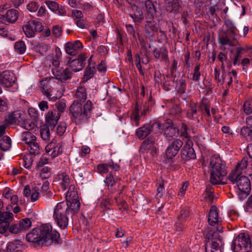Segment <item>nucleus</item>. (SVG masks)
Listing matches in <instances>:
<instances>
[{"label":"nucleus","instance_id":"1","mask_svg":"<svg viewBox=\"0 0 252 252\" xmlns=\"http://www.w3.org/2000/svg\"><path fill=\"white\" fill-rule=\"evenodd\" d=\"M76 100L73 101L69 107V116L72 122L76 125L86 122L92 115L93 103L88 100L82 106V102L85 101L87 98L86 89L84 86L78 87L76 93Z\"/></svg>","mask_w":252,"mask_h":252},{"label":"nucleus","instance_id":"2","mask_svg":"<svg viewBox=\"0 0 252 252\" xmlns=\"http://www.w3.org/2000/svg\"><path fill=\"white\" fill-rule=\"evenodd\" d=\"M26 240L39 247L49 246L53 243H61L60 234L48 224H45L34 228L26 235Z\"/></svg>","mask_w":252,"mask_h":252},{"label":"nucleus","instance_id":"3","mask_svg":"<svg viewBox=\"0 0 252 252\" xmlns=\"http://www.w3.org/2000/svg\"><path fill=\"white\" fill-rule=\"evenodd\" d=\"M211 176L210 181L212 185L220 184L227 173L225 162L220 157L212 156L210 160Z\"/></svg>","mask_w":252,"mask_h":252},{"label":"nucleus","instance_id":"4","mask_svg":"<svg viewBox=\"0 0 252 252\" xmlns=\"http://www.w3.org/2000/svg\"><path fill=\"white\" fill-rule=\"evenodd\" d=\"M76 214L73 213L72 210L68 208L67 203L62 202L57 204L54 211V218L58 225L61 229L66 228L68 224V218Z\"/></svg>","mask_w":252,"mask_h":252},{"label":"nucleus","instance_id":"5","mask_svg":"<svg viewBox=\"0 0 252 252\" xmlns=\"http://www.w3.org/2000/svg\"><path fill=\"white\" fill-rule=\"evenodd\" d=\"M251 247L250 236L248 234L240 233L233 241L231 249L234 252H248Z\"/></svg>","mask_w":252,"mask_h":252},{"label":"nucleus","instance_id":"6","mask_svg":"<svg viewBox=\"0 0 252 252\" xmlns=\"http://www.w3.org/2000/svg\"><path fill=\"white\" fill-rule=\"evenodd\" d=\"M66 200L68 208L72 210L74 214H77L79 211L80 202L79 201L77 189L73 185H71L66 194Z\"/></svg>","mask_w":252,"mask_h":252},{"label":"nucleus","instance_id":"7","mask_svg":"<svg viewBox=\"0 0 252 252\" xmlns=\"http://www.w3.org/2000/svg\"><path fill=\"white\" fill-rule=\"evenodd\" d=\"M163 134L167 140L170 141L174 136L179 134V129L177 125L172 120L168 119L163 126Z\"/></svg>","mask_w":252,"mask_h":252},{"label":"nucleus","instance_id":"8","mask_svg":"<svg viewBox=\"0 0 252 252\" xmlns=\"http://www.w3.org/2000/svg\"><path fill=\"white\" fill-rule=\"evenodd\" d=\"M33 26L35 27V31H42L43 29V26L40 21L35 20H30L23 26V32L27 37H34V32L32 30Z\"/></svg>","mask_w":252,"mask_h":252},{"label":"nucleus","instance_id":"9","mask_svg":"<svg viewBox=\"0 0 252 252\" xmlns=\"http://www.w3.org/2000/svg\"><path fill=\"white\" fill-rule=\"evenodd\" d=\"M183 142L179 139H175L169 145L165 151V155L168 159H172L178 153L183 146Z\"/></svg>","mask_w":252,"mask_h":252},{"label":"nucleus","instance_id":"10","mask_svg":"<svg viewBox=\"0 0 252 252\" xmlns=\"http://www.w3.org/2000/svg\"><path fill=\"white\" fill-rule=\"evenodd\" d=\"M87 58V57L85 54H81L77 59L71 60V58H69L67 64L69 65L74 72L80 71L85 65V62Z\"/></svg>","mask_w":252,"mask_h":252},{"label":"nucleus","instance_id":"11","mask_svg":"<svg viewBox=\"0 0 252 252\" xmlns=\"http://www.w3.org/2000/svg\"><path fill=\"white\" fill-rule=\"evenodd\" d=\"M45 150L46 153L54 158L62 154L63 152V143H56L53 140L46 146Z\"/></svg>","mask_w":252,"mask_h":252},{"label":"nucleus","instance_id":"12","mask_svg":"<svg viewBox=\"0 0 252 252\" xmlns=\"http://www.w3.org/2000/svg\"><path fill=\"white\" fill-rule=\"evenodd\" d=\"M16 80V77L13 72L5 70L0 74V84L5 87H11Z\"/></svg>","mask_w":252,"mask_h":252},{"label":"nucleus","instance_id":"13","mask_svg":"<svg viewBox=\"0 0 252 252\" xmlns=\"http://www.w3.org/2000/svg\"><path fill=\"white\" fill-rule=\"evenodd\" d=\"M83 47L82 44L79 40L67 42L64 45L66 53L72 56L77 54Z\"/></svg>","mask_w":252,"mask_h":252},{"label":"nucleus","instance_id":"14","mask_svg":"<svg viewBox=\"0 0 252 252\" xmlns=\"http://www.w3.org/2000/svg\"><path fill=\"white\" fill-rule=\"evenodd\" d=\"M60 118V114L56 109H54L49 111L45 115L47 126H50L52 129L57 125Z\"/></svg>","mask_w":252,"mask_h":252},{"label":"nucleus","instance_id":"15","mask_svg":"<svg viewBox=\"0 0 252 252\" xmlns=\"http://www.w3.org/2000/svg\"><path fill=\"white\" fill-rule=\"evenodd\" d=\"M189 217V211L188 210H182L180 215L178 217L177 221L174 224L175 230L181 232L186 228V222Z\"/></svg>","mask_w":252,"mask_h":252},{"label":"nucleus","instance_id":"16","mask_svg":"<svg viewBox=\"0 0 252 252\" xmlns=\"http://www.w3.org/2000/svg\"><path fill=\"white\" fill-rule=\"evenodd\" d=\"M235 36L232 35L231 38L228 37L227 32L221 31L218 34V42L222 46L228 45L230 47L236 46Z\"/></svg>","mask_w":252,"mask_h":252},{"label":"nucleus","instance_id":"17","mask_svg":"<svg viewBox=\"0 0 252 252\" xmlns=\"http://www.w3.org/2000/svg\"><path fill=\"white\" fill-rule=\"evenodd\" d=\"M208 221L212 226L219 225L221 224L222 219L219 216L217 208L215 206H211L208 214Z\"/></svg>","mask_w":252,"mask_h":252},{"label":"nucleus","instance_id":"18","mask_svg":"<svg viewBox=\"0 0 252 252\" xmlns=\"http://www.w3.org/2000/svg\"><path fill=\"white\" fill-rule=\"evenodd\" d=\"M181 158L183 162L196 158V154L193 148L189 145L184 146L181 151Z\"/></svg>","mask_w":252,"mask_h":252},{"label":"nucleus","instance_id":"19","mask_svg":"<svg viewBox=\"0 0 252 252\" xmlns=\"http://www.w3.org/2000/svg\"><path fill=\"white\" fill-rule=\"evenodd\" d=\"M237 186L241 192L248 195L251 191V182L250 179L245 176H240L237 181Z\"/></svg>","mask_w":252,"mask_h":252},{"label":"nucleus","instance_id":"20","mask_svg":"<svg viewBox=\"0 0 252 252\" xmlns=\"http://www.w3.org/2000/svg\"><path fill=\"white\" fill-rule=\"evenodd\" d=\"M144 29L146 36L150 39H152L155 34L158 31V27L153 20L146 19Z\"/></svg>","mask_w":252,"mask_h":252},{"label":"nucleus","instance_id":"21","mask_svg":"<svg viewBox=\"0 0 252 252\" xmlns=\"http://www.w3.org/2000/svg\"><path fill=\"white\" fill-rule=\"evenodd\" d=\"M72 71L70 67H67L63 70H57L54 74L56 79L62 82H64L72 78Z\"/></svg>","mask_w":252,"mask_h":252},{"label":"nucleus","instance_id":"22","mask_svg":"<svg viewBox=\"0 0 252 252\" xmlns=\"http://www.w3.org/2000/svg\"><path fill=\"white\" fill-rule=\"evenodd\" d=\"M198 109H199L197 103L194 102L190 103L187 112V117L190 120H192L199 123L200 121L199 114V111H198Z\"/></svg>","mask_w":252,"mask_h":252},{"label":"nucleus","instance_id":"23","mask_svg":"<svg viewBox=\"0 0 252 252\" xmlns=\"http://www.w3.org/2000/svg\"><path fill=\"white\" fill-rule=\"evenodd\" d=\"M165 7L167 12L176 14L180 12L179 0H164Z\"/></svg>","mask_w":252,"mask_h":252},{"label":"nucleus","instance_id":"24","mask_svg":"<svg viewBox=\"0 0 252 252\" xmlns=\"http://www.w3.org/2000/svg\"><path fill=\"white\" fill-rule=\"evenodd\" d=\"M153 55L157 60L167 62L168 60V51L164 47L156 48L153 50Z\"/></svg>","mask_w":252,"mask_h":252},{"label":"nucleus","instance_id":"25","mask_svg":"<svg viewBox=\"0 0 252 252\" xmlns=\"http://www.w3.org/2000/svg\"><path fill=\"white\" fill-rule=\"evenodd\" d=\"M206 252H221V242L220 239H212L211 243L205 245Z\"/></svg>","mask_w":252,"mask_h":252},{"label":"nucleus","instance_id":"26","mask_svg":"<svg viewBox=\"0 0 252 252\" xmlns=\"http://www.w3.org/2000/svg\"><path fill=\"white\" fill-rule=\"evenodd\" d=\"M24 246L23 242L20 239H15L9 242L6 246V252H18Z\"/></svg>","mask_w":252,"mask_h":252},{"label":"nucleus","instance_id":"27","mask_svg":"<svg viewBox=\"0 0 252 252\" xmlns=\"http://www.w3.org/2000/svg\"><path fill=\"white\" fill-rule=\"evenodd\" d=\"M198 107L202 115H205L208 118L210 117V103L207 98L203 97L201 101L199 102Z\"/></svg>","mask_w":252,"mask_h":252},{"label":"nucleus","instance_id":"28","mask_svg":"<svg viewBox=\"0 0 252 252\" xmlns=\"http://www.w3.org/2000/svg\"><path fill=\"white\" fill-rule=\"evenodd\" d=\"M141 1L145 3L147 9V13L145 15L146 19L153 20L156 13V9L153 3L150 0H142Z\"/></svg>","mask_w":252,"mask_h":252},{"label":"nucleus","instance_id":"29","mask_svg":"<svg viewBox=\"0 0 252 252\" xmlns=\"http://www.w3.org/2000/svg\"><path fill=\"white\" fill-rule=\"evenodd\" d=\"M141 1L145 3L147 9V13L145 15L146 19L153 20L156 13V9L153 3L150 0H142Z\"/></svg>","mask_w":252,"mask_h":252},{"label":"nucleus","instance_id":"30","mask_svg":"<svg viewBox=\"0 0 252 252\" xmlns=\"http://www.w3.org/2000/svg\"><path fill=\"white\" fill-rule=\"evenodd\" d=\"M153 126L150 124L144 125L137 129L136 135L140 139H144L153 131Z\"/></svg>","mask_w":252,"mask_h":252},{"label":"nucleus","instance_id":"31","mask_svg":"<svg viewBox=\"0 0 252 252\" xmlns=\"http://www.w3.org/2000/svg\"><path fill=\"white\" fill-rule=\"evenodd\" d=\"M132 8L134 11V13L130 14V17L133 19L134 22L140 23L144 19L142 9L135 5H133Z\"/></svg>","mask_w":252,"mask_h":252},{"label":"nucleus","instance_id":"32","mask_svg":"<svg viewBox=\"0 0 252 252\" xmlns=\"http://www.w3.org/2000/svg\"><path fill=\"white\" fill-rule=\"evenodd\" d=\"M40 87L41 89L42 92L49 100H54V97H51V94H50V83L47 80H41L40 81Z\"/></svg>","mask_w":252,"mask_h":252},{"label":"nucleus","instance_id":"33","mask_svg":"<svg viewBox=\"0 0 252 252\" xmlns=\"http://www.w3.org/2000/svg\"><path fill=\"white\" fill-rule=\"evenodd\" d=\"M18 16L19 12L17 10L11 9L7 11L5 17L8 22L14 23L17 21Z\"/></svg>","mask_w":252,"mask_h":252},{"label":"nucleus","instance_id":"34","mask_svg":"<svg viewBox=\"0 0 252 252\" xmlns=\"http://www.w3.org/2000/svg\"><path fill=\"white\" fill-rule=\"evenodd\" d=\"M11 146V141L10 138L7 136H4L0 139V148L3 151L8 150Z\"/></svg>","mask_w":252,"mask_h":252},{"label":"nucleus","instance_id":"35","mask_svg":"<svg viewBox=\"0 0 252 252\" xmlns=\"http://www.w3.org/2000/svg\"><path fill=\"white\" fill-rule=\"evenodd\" d=\"M21 137L22 141L27 145L31 144L36 140L35 136L29 131L23 132Z\"/></svg>","mask_w":252,"mask_h":252},{"label":"nucleus","instance_id":"36","mask_svg":"<svg viewBox=\"0 0 252 252\" xmlns=\"http://www.w3.org/2000/svg\"><path fill=\"white\" fill-rule=\"evenodd\" d=\"M49 127L48 126H43L40 129V136L41 138L46 141L50 140V132Z\"/></svg>","mask_w":252,"mask_h":252},{"label":"nucleus","instance_id":"37","mask_svg":"<svg viewBox=\"0 0 252 252\" xmlns=\"http://www.w3.org/2000/svg\"><path fill=\"white\" fill-rule=\"evenodd\" d=\"M28 145V150L31 154L36 155L40 154V146L36 140Z\"/></svg>","mask_w":252,"mask_h":252},{"label":"nucleus","instance_id":"38","mask_svg":"<svg viewBox=\"0 0 252 252\" xmlns=\"http://www.w3.org/2000/svg\"><path fill=\"white\" fill-rule=\"evenodd\" d=\"M218 59L219 60V61L221 63V68L222 69H224V62H226L227 63V67L229 68V69L232 67V64L230 62H229L227 60V55L223 53V52H220L218 56Z\"/></svg>","mask_w":252,"mask_h":252},{"label":"nucleus","instance_id":"39","mask_svg":"<svg viewBox=\"0 0 252 252\" xmlns=\"http://www.w3.org/2000/svg\"><path fill=\"white\" fill-rule=\"evenodd\" d=\"M14 49L15 52L19 54H24L26 50V46L25 42L22 40H19L15 43Z\"/></svg>","mask_w":252,"mask_h":252},{"label":"nucleus","instance_id":"40","mask_svg":"<svg viewBox=\"0 0 252 252\" xmlns=\"http://www.w3.org/2000/svg\"><path fill=\"white\" fill-rule=\"evenodd\" d=\"M59 178L62 180L61 185L63 190L69 188L71 185H70V179L68 175L63 174L59 176Z\"/></svg>","mask_w":252,"mask_h":252},{"label":"nucleus","instance_id":"41","mask_svg":"<svg viewBox=\"0 0 252 252\" xmlns=\"http://www.w3.org/2000/svg\"><path fill=\"white\" fill-rule=\"evenodd\" d=\"M182 112V109L178 104H173L169 109V114L174 116L175 118H178Z\"/></svg>","mask_w":252,"mask_h":252},{"label":"nucleus","instance_id":"42","mask_svg":"<svg viewBox=\"0 0 252 252\" xmlns=\"http://www.w3.org/2000/svg\"><path fill=\"white\" fill-rule=\"evenodd\" d=\"M240 134L252 143V129L247 126H243L241 129Z\"/></svg>","mask_w":252,"mask_h":252},{"label":"nucleus","instance_id":"43","mask_svg":"<svg viewBox=\"0 0 252 252\" xmlns=\"http://www.w3.org/2000/svg\"><path fill=\"white\" fill-rule=\"evenodd\" d=\"M241 172L238 170H237L236 168L231 171L228 176L229 180L232 183L237 184V181L239 178L241 176Z\"/></svg>","mask_w":252,"mask_h":252},{"label":"nucleus","instance_id":"44","mask_svg":"<svg viewBox=\"0 0 252 252\" xmlns=\"http://www.w3.org/2000/svg\"><path fill=\"white\" fill-rule=\"evenodd\" d=\"M155 143V140L152 138L147 139L145 140L142 144L140 151L141 152H145L146 151V149H148L150 148Z\"/></svg>","mask_w":252,"mask_h":252},{"label":"nucleus","instance_id":"45","mask_svg":"<svg viewBox=\"0 0 252 252\" xmlns=\"http://www.w3.org/2000/svg\"><path fill=\"white\" fill-rule=\"evenodd\" d=\"M250 158L248 157H244L240 162H238L236 167L237 170L242 171L246 169L249 163Z\"/></svg>","mask_w":252,"mask_h":252},{"label":"nucleus","instance_id":"46","mask_svg":"<svg viewBox=\"0 0 252 252\" xmlns=\"http://www.w3.org/2000/svg\"><path fill=\"white\" fill-rule=\"evenodd\" d=\"M204 197L210 201H212L214 198V189L210 185L207 186L203 193Z\"/></svg>","mask_w":252,"mask_h":252},{"label":"nucleus","instance_id":"47","mask_svg":"<svg viewBox=\"0 0 252 252\" xmlns=\"http://www.w3.org/2000/svg\"><path fill=\"white\" fill-rule=\"evenodd\" d=\"M22 230H25L32 225V221L29 218H25L20 220L19 223Z\"/></svg>","mask_w":252,"mask_h":252},{"label":"nucleus","instance_id":"48","mask_svg":"<svg viewBox=\"0 0 252 252\" xmlns=\"http://www.w3.org/2000/svg\"><path fill=\"white\" fill-rule=\"evenodd\" d=\"M206 128L209 132L215 134L216 133L219 129L218 126H216L214 123L210 121H207Z\"/></svg>","mask_w":252,"mask_h":252},{"label":"nucleus","instance_id":"49","mask_svg":"<svg viewBox=\"0 0 252 252\" xmlns=\"http://www.w3.org/2000/svg\"><path fill=\"white\" fill-rule=\"evenodd\" d=\"M104 182L107 186L109 190L112 189V187L115 184V181L114 179V177L111 174H109L106 177Z\"/></svg>","mask_w":252,"mask_h":252},{"label":"nucleus","instance_id":"50","mask_svg":"<svg viewBox=\"0 0 252 252\" xmlns=\"http://www.w3.org/2000/svg\"><path fill=\"white\" fill-rule=\"evenodd\" d=\"M13 215L9 212H1L0 210V221H8L12 219Z\"/></svg>","mask_w":252,"mask_h":252},{"label":"nucleus","instance_id":"51","mask_svg":"<svg viewBox=\"0 0 252 252\" xmlns=\"http://www.w3.org/2000/svg\"><path fill=\"white\" fill-rule=\"evenodd\" d=\"M164 182L163 180H162L160 182L157 183V196L158 197L161 198L163 195L164 191Z\"/></svg>","mask_w":252,"mask_h":252},{"label":"nucleus","instance_id":"52","mask_svg":"<svg viewBox=\"0 0 252 252\" xmlns=\"http://www.w3.org/2000/svg\"><path fill=\"white\" fill-rule=\"evenodd\" d=\"M225 25L227 28V32H229L232 35L235 36L237 34V29L230 21L225 22Z\"/></svg>","mask_w":252,"mask_h":252},{"label":"nucleus","instance_id":"53","mask_svg":"<svg viewBox=\"0 0 252 252\" xmlns=\"http://www.w3.org/2000/svg\"><path fill=\"white\" fill-rule=\"evenodd\" d=\"M95 71L94 67L93 68L88 66L86 68V71L84 74V79L85 81L88 80L89 79L92 78L94 76V73Z\"/></svg>","mask_w":252,"mask_h":252},{"label":"nucleus","instance_id":"54","mask_svg":"<svg viewBox=\"0 0 252 252\" xmlns=\"http://www.w3.org/2000/svg\"><path fill=\"white\" fill-rule=\"evenodd\" d=\"M40 196V193L38 191V189L37 187H34L32 189V192L30 196V200L32 202H35L37 201Z\"/></svg>","mask_w":252,"mask_h":252},{"label":"nucleus","instance_id":"55","mask_svg":"<svg viewBox=\"0 0 252 252\" xmlns=\"http://www.w3.org/2000/svg\"><path fill=\"white\" fill-rule=\"evenodd\" d=\"M16 123L19 125H21L24 121H25V114L19 111L15 112Z\"/></svg>","mask_w":252,"mask_h":252},{"label":"nucleus","instance_id":"56","mask_svg":"<svg viewBox=\"0 0 252 252\" xmlns=\"http://www.w3.org/2000/svg\"><path fill=\"white\" fill-rule=\"evenodd\" d=\"M20 126L25 129L30 130L33 128L34 124L30 120L25 119Z\"/></svg>","mask_w":252,"mask_h":252},{"label":"nucleus","instance_id":"57","mask_svg":"<svg viewBox=\"0 0 252 252\" xmlns=\"http://www.w3.org/2000/svg\"><path fill=\"white\" fill-rule=\"evenodd\" d=\"M188 126L185 123H182L180 128V136L185 138L186 139L189 138V136L188 133Z\"/></svg>","mask_w":252,"mask_h":252},{"label":"nucleus","instance_id":"58","mask_svg":"<svg viewBox=\"0 0 252 252\" xmlns=\"http://www.w3.org/2000/svg\"><path fill=\"white\" fill-rule=\"evenodd\" d=\"M244 111L246 114H249L252 113V100L246 101L243 105Z\"/></svg>","mask_w":252,"mask_h":252},{"label":"nucleus","instance_id":"59","mask_svg":"<svg viewBox=\"0 0 252 252\" xmlns=\"http://www.w3.org/2000/svg\"><path fill=\"white\" fill-rule=\"evenodd\" d=\"M9 222L8 221H0V233L4 234L9 230Z\"/></svg>","mask_w":252,"mask_h":252},{"label":"nucleus","instance_id":"60","mask_svg":"<svg viewBox=\"0 0 252 252\" xmlns=\"http://www.w3.org/2000/svg\"><path fill=\"white\" fill-rule=\"evenodd\" d=\"M200 64H197L194 68L193 70V76L192 80L194 81H198L201 75L200 70Z\"/></svg>","mask_w":252,"mask_h":252},{"label":"nucleus","instance_id":"61","mask_svg":"<svg viewBox=\"0 0 252 252\" xmlns=\"http://www.w3.org/2000/svg\"><path fill=\"white\" fill-rule=\"evenodd\" d=\"M112 202L110 198L106 199L103 200L100 204V207L103 210H107L110 209V206H111Z\"/></svg>","mask_w":252,"mask_h":252},{"label":"nucleus","instance_id":"62","mask_svg":"<svg viewBox=\"0 0 252 252\" xmlns=\"http://www.w3.org/2000/svg\"><path fill=\"white\" fill-rule=\"evenodd\" d=\"M22 231L19 224H13L9 225V231L12 234H18Z\"/></svg>","mask_w":252,"mask_h":252},{"label":"nucleus","instance_id":"63","mask_svg":"<svg viewBox=\"0 0 252 252\" xmlns=\"http://www.w3.org/2000/svg\"><path fill=\"white\" fill-rule=\"evenodd\" d=\"M131 119L132 120L135 122V125L136 126H138L139 121V115L138 114V110L136 107H135L131 115Z\"/></svg>","mask_w":252,"mask_h":252},{"label":"nucleus","instance_id":"64","mask_svg":"<svg viewBox=\"0 0 252 252\" xmlns=\"http://www.w3.org/2000/svg\"><path fill=\"white\" fill-rule=\"evenodd\" d=\"M38 8V5L37 2L35 1H31L27 6V9L32 12H35Z\"/></svg>","mask_w":252,"mask_h":252}]
</instances>
